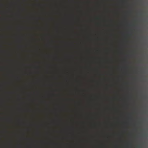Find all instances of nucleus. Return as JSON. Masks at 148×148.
Masks as SVG:
<instances>
[{"mask_svg":"<svg viewBox=\"0 0 148 148\" xmlns=\"http://www.w3.org/2000/svg\"><path fill=\"white\" fill-rule=\"evenodd\" d=\"M138 147H140V146H138Z\"/></svg>","mask_w":148,"mask_h":148,"instance_id":"1","label":"nucleus"},{"mask_svg":"<svg viewBox=\"0 0 148 148\" xmlns=\"http://www.w3.org/2000/svg\"><path fill=\"white\" fill-rule=\"evenodd\" d=\"M129 145H128V147H129Z\"/></svg>","mask_w":148,"mask_h":148,"instance_id":"2","label":"nucleus"}]
</instances>
